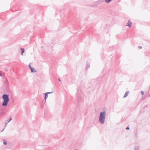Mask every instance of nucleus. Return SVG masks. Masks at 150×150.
<instances>
[{
    "mask_svg": "<svg viewBox=\"0 0 150 150\" xmlns=\"http://www.w3.org/2000/svg\"><path fill=\"white\" fill-rule=\"evenodd\" d=\"M32 72H35L37 71H36L35 70L34 68H33L31 70Z\"/></svg>",
    "mask_w": 150,
    "mask_h": 150,
    "instance_id": "obj_7",
    "label": "nucleus"
},
{
    "mask_svg": "<svg viewBox=\"0 0 150 150\" xmlns=\"http://www.w3.org/2000/svg\"><path fill=\"white\" fill-rule=\"evenodd\" d=\"M59 80L60 81V79H59Z\"/></svg>",
    "mask_w": 150,
    "mask_h": 150,
    "instance_id": "obj_15",
    "label": "nucleus"
},
{
    "mask_svg": "<svg viewBox=\"0 0 150 150\" xmlns=\"http://www.w3.org/2000/svg\"><path fill=\"white\" fill-rule=\"evenodd\" d=\"M129 92H128V91H127V92L125 93V95H124V98H125V97H127V96H128V94H129Z\"/></svg>",
    "mask_w": 150,
    "mask_h": 150,
    "instance_id": "obj_6",
    "label": "nucleus"
},
{
    "mask_svg": "<svg viewBox=\"0 0 150 150\" xmlns=\"http://www.w3.org/2000/svg\"><path fill=\"white\" fill-rule=\"evenodd\" d=\"M75 150H76V149H75Z\"/></svg>",
    "mask_w": 150,
    "mask_h": 150,
    "instance_id": "obj_16",
    "label": "nucleus"
},
{
    "mask_svg": "<svg viewBox=\"0 0 150 150\" xmlns=\"http://www.w3.org/2000/svg\"><path fill=\"white\" fill-rule=\"evenodd\" d=\"M126 129H129V127H128Z\"/></svg>",
    "mask_w": 150,
    "mask_h": 150,
    "instance_id": "obj_12",
    "label": "nucleus"
},
{
    "mask_svg": "<svg viewBox=\"0 0 150 150\" xmlns=\"http://www.w3.org/2000/svg\"><path fill=\"white\" fill-rule=\"evenodd\" d=\"M21 55H23V52L24 51V49H23V48H21Z\"/></svg>",
    "mask_w": 150,
    "mask_h": 150,
    "instance_id": "obj_8",
    "label": "nucleus"
},
{
    "mask_svg": "<svg viewBox=\"0 0 150 150\" xmlns=\"http://www.w3.org/2000/svg\"><path fill=\"white\" fill-rule=\"evenodd\" d=\"M2 98L4 100L2 103V106H6L9 100L8 98V95L6 94H4L2 96Z\"/></svg>",
    "mask_w": 150,
    "mask_h": 150,
    "instance_id": "obj_1",
    "label": "nucleus"
},
{
    "mask_svg": "<svg viewBox=\"0 0 150 150\" xmlns=\"http://www.w3.org/2000/svg\"><path fill=\"white\" fill-rule=\"evenodd\" d=\"M33 68V67H31L30 68V70H31Z\"/></svg>",
    "mask_w": 150,
    "mask_h": 150,
    "instance_id": "obj_13",
    "label": "nucleus"
},
{
    "mask_svg": "<svg viewBox=\"0 0 150 150\" xmlns=\"http://www.w3.org/2000/svg\"><path fill=\"white\" fill-rule=\"evenodd\" d=\"M51 93V92H47L46 93L45 95V100H46V99H47L48 97V95H47L48 94H49V93Z\"/></svg>",
    "mask_w": 150,
    "mask_h": 150,
    "instance_id": "obj_5",
    "label": "nucleus"
},
{
    "mask_svg": "<svg viewBox=\"0 0 150 150\" xmlns=\"http://www.w3.org/2000/svg\"><path fill=\"white\" fill-rule=\"evenodd\" d=\"M141 94L143 95H144V92L142 91H141Z\"/></svg>",
    "mask_w": 150,
    "mask_h": 150,
    "instance_id": "obj_9",
    "label": "nucleus"
},
{
    "mask_svg": "<svg viewBox=\"0 0 150 150\" xmlns=\"http://www.w3.org/2000/svg\"><path fill=\"white\" fill-rule=\"evenodd\" d=\"M132 25V22L130 21L129 20L128 21L127 24L126 25V26H129L130 27Z\"/></svg>",
    "mask_w": 150,
    "mask_h": 150,
    "instance_id": "obj_4",
    "label": "nucleus"
},
{
    "mask_svg": "<svg viewBox=\"0 0 150 150\" xmlns=\"http://www.w3.org/2000/svg\"><path fill=\"white\" fill-rule=\"evenodd\" d=\"M12 120V118L11 117H10L9 120H6V122L5 123V126L4 128L1 131V132H2L4 128L6 127V125L10 121Z\"/></svg>",
    "mask_w": 150,
    "mask_h": 150,
    "instance_id": "obj_3",
    "label": "nucleus"
},
{
    "mask_svg": "<svg viewBox=\"0 0 150 150\" xmlns=\"http://www.w3.org/2000/svg\"><path fill=\"white\" fill-rule=\"evenodd\" d=\"M30 64H30H30H29V65H28V67H29V68H30V67H31V66H30Z\"/></svg>",
    "mask_w": 150,
    "mask_h": 150,
    "instance_id": "obj_11",
    "label": "nucleus"
},
{
    "mask_svg": "<svg viewBox=\"0 0 150 150\" xmlns=\"http://www.w3.org/2000/svg\"><path fill=\"white\" fill-rule=\"evenodd\" d=\"M2 76V74L0 73V76Z\"/></svg>",
    "mask_w": 150,
    "mask_h": 150,
    "instance_id": "obj_14",
    "label": "nucleus"
},
{
    "mask_svg": "<svg viewBox=\"0 0 150 150\" xmlns=\"http://www.w3.org/2000/svg\"><path fill=\"white\" fill-rule=\"evenodd\" d=\"M106 115L105 112H101L100 113L99 120L100 123H103L104 122L105 116Z\"/></svg>",
    "mask_w": 150,
    "mask_h": 150,
    "instance_id": "obj_2",
    "label": "nucleus"
},
{
    "mask_svg": "<svg viewBox=\"0 0 150 150\" xmlns=\"http://www.w3.org/2000/svg\"><path fill=\"white\" fill-rule=\"evenodd\" d=\"M3 143L4 145H6V142H4Z\"/></svg>",
    "mask_w": 150,
    "mask_h": 150,
    "instance_id": "obj_10",
    "label": "nucleus"
}]
</instances>
